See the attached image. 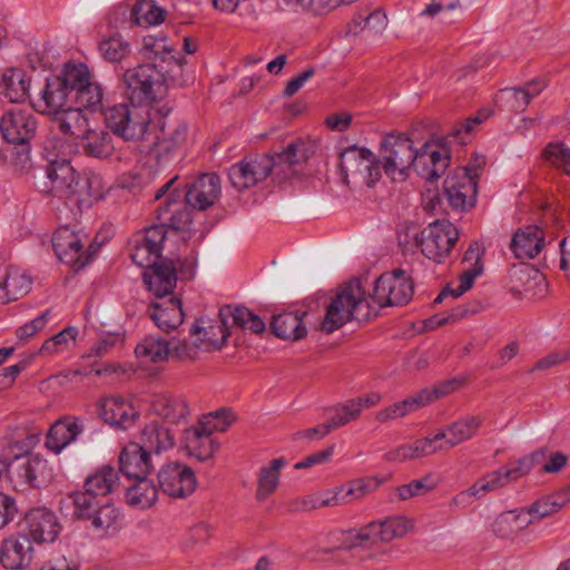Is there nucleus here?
<instances>
[{
	"instance_id": "obj_1",
	"label": "nucleus",
	"mask_w": 570,
	"mask_h": 570,
	"mask_svg": "<svg viewBox=\"0 0 570 570\" xmlns=\"http://www.w3.org/2000/svg\"><path fill=\"white\" fill-rule=\"evenodd\" d=\"M68 147L65 141L55 137L46 140L45 157L48 164L45 176L38 181V188L41 193L73 202L78 206L91 204L100 198V193L94 189L97 181L75 170L65 154Z\"/></svg>"
},
{
	"instance_id": "obj_2",
	"label": "nucleus",
	"mask_w": 570,
	"mask_h": 570,
	"mask_svg": "<svg viewBox=\"0 0 570 570\" xmlns=\"http://www.w3.org/2000/svg\"><path fill=\"white\" fill-rule=\"evenodd\" d=\"M372 307L360 279H353L340 287L326 308L321 330L327 334L341 328L347 322H366Z\"/></svg>"
},
{
	"instance_id": "obj_3",
	"label": "nucleus",
	"mask_w": 570,
	"mask_h": 570,
	"mask_svg": "<svg viewBox=\"0 0 570 570\" xmlns=\"http://www.w3.org/2000/svg\"><path fill=\"white\" fill-rule=\"evenodd\" d=\"M121 86L124 96L131 105L146 108L163 99L167 94L163 67L159 69L155 62L126 69L121 77Z\"/></svg>"
},
{
	"instance_id": "obj_4",
	"label": "nucleus",
	"mask_w": 570,
	"mask_h": 570,
	"mask_svg": "<svg viewBox=\"0 0 570 570\" xmlns=\"http://www.w3.org/2000/svg\"><path fill=\"white\" fill-rule=\"evenodd\" d=\"M413 141L405 135H386L380 147L381 168L395 181H404L409 177L413 161Z\"/></svg>"
},
{
	"instance_id": "obj_5",
	"label": "nucleus",
	"mask_w": 570,
	"mask_h": 570,
	"mask_svg": "<svg viewBox=\"0 0 570 570\" xmlns=\"http://www.w3.org/2000/svg\"><path fill=\"white\" fill-rule=\"evenodd\" d=\"M177 180L178 176L173 177L156 191L155 199H163L156 214L159 224H165V228L183 232L191 224V215L189 205L183 198L184 190L175 186Z\"/></svg>"
},
{
	"instance_id": "obj_6",
	"label": "nucleus",
	"mask_w": 570,
	"mask_h": 570,
	"mask_svg": "<svg viewBox=\"0 0 570 570\" xmlns=\"http://www.w3.org/2000/svg\"><path fill=\"white\" fill-rule=\"evenodd\" d=\"M413 236L415 245L426 258L442 263L456 244L459 230L451 222L443 219L429 224L420 235L413 230Z\"/></svg>"
},
{
	"instance_id": "obj_7",
	"label": "nucleus",
	"mask_w": 570,
	"mask_h": 570,
	"mask_svg": "<svg viewBox=\"0 0 570 570\" xmlns=\"http://www.w3.org/2000/svg\"><path fill=\"white\" fill-rule=\"evenodd\" d=\"M151 120L149 108L138 105L119 104L106 112V122L114 134L124 140H139L146 134Z\"/></svg>"
},
{
	"instance_id": "obj_8",
	"label": "nucleus",
	"mask_w": 570,
	"mask_h": 570,
	"mask_svg": "<svg viewBox=\"0 0 570 570\" xmlns=\"http://www.w3.org/2000/svg\"><path fill=\"white\" fill-rule=\"evenodd\" d=\"M414 284L405 272L396 268L391 273L382 274L374 285L371 299L379 307L402 306L407 304L413 296Z\"/></svg>"
},
{
	"instance_id": "obj_9",
	"label": "nucleus",
	"mask_w": 570,
	"mask_h": 570,
	"mask_svg": "<svg viewBox=\"0 0 570 570\" xmlns=\"http://www.w3.org/2000/svg\"><path fill=\"white\" fill-rule=\"evenodd\" d=\"M478 173L470 168H459L444 180L443 195L449 205L460 212H466L476 203Z\"/></svg>"
},
{
	"instance_id": "obj_10",
	"label": "nucleus",
	"mask_w": 570,
	"mask_h": 570,
	"mask_svg": "<svg viewBox=\"0 0 570 570\" xmlns=\"http://www.w3.org/2000/svg\"><path fill=\"white\" fill-rule=\"evenodd\" d=\"M21 533L36 543H51L60 533L61 525L56 514L47 508L29 510L20 524Z\"/></svg>"
},
{
	"instance_id": "obj_11",
	"label": "nucleus",
	"mask_w": 570,
	"mask_h": 570,
	"mask_svg": "<svg viewBox=\"0 0 570 570\" xmlns=\"http://www.w3.org/2000/svg\"><path fill=\"white\" fill-rule=\"evenodd\" d=\"M157 476L159 489L171 498H187L197 487L194 471L178 462L163 465Z\"/></svg>"
},
{
	"instance_id": "obj_12",
	"label": "nucleus",
	"mask_w": 570,
	"mask_h": 570,
	"mask_svg": "<svg viewBox=\"0 0 570 570\" xmlns=\"http://www.w3.org/2000/svg\"><path fill=\"white\" fill-rule=\"evenodd\" d=\"M38 122L36 117L23 110H9L0 119V131L3 139L12 145H19L28 150L30 140L35 137Z\"/></svg>"
},
{
	"instance_id": "obj_13",
	"label": "nucleus",
	"mask_w": 570,
	"mask_h": 570,
	"mask_svg": "<svg viewBox=\"0 0 570 570\" xmlns=\"http://www.w3.org/2000/svg\"><path fill=\"white\" fill-rule=\"evenodd\" d=\"M450 165V151L432 142H425L420 149H414L411 169L426 181L440 178Z\"/></svg>"
},
{
	"instance_id": "obj_14",
	"label": "nucleus",
	"mask_w": 570,
	"mask_h": 570,
	"mask_svg": "<svg viewBox=\"0 0 570 570\" xmlns=\"http://www.w3.org/2000/svg\"><path fill=\"white\" fill-rule=\"evenodd\" d=\"M360 165L367 169V186H373L381 177V166L376 156L365 147L352 146L341 154V174L343 181L348 185V175L362 170Z\"/></svg>"
},
{
	"instance_id": "obj_15",
	"label": "nucleus",
	"mask_w": 570,
	"mask_h": 570,
	"mask_svg": "<svg viewBox=\"0 0 570 570\" xmlns=\"http://www.w3.org/2000/svg\"><path fill=\"white\" fill-rule=\"evenodd\" d=\"M52 247L59 261L71 265L78 272L90 262V255L82 252V242L68 226L58 228L52 236Z\"/></svg>"
},
{
	"instance_id": "obj_16",
	"label": "nucleus",
	"mask_w": 570,
	"mask_h": 570,
	"mask_svg": "<svg viewBox=\"0 0 570 570\" xmlns=\"http://www.w3.org/2000/svg\"><path fill=\"white\" fill-rule=\"evenodd\" d=\"M183 266L180 258H164L144 272V282L157 298L171 295L177 284V268Z\"/></svg>"
},
{
	"instance_id": "obj_17",
	"label": "nucleus",
	"mask_w": 570,
	"mask_h": 570,
	"mask_svg": "<svg viewBox=\"0 0 570 570\" xmlns=\"http://www.w3.org/2000/svg\"><path fill=\"white\" fill-rule=\"evenodd\" d=\"M273 166L274 160L269 156L242 160L229 168L228 177L237 190H244L266 179Z\"/></svg>"
},
{
	"instance_id": "obj_18",
	"label": "nucleus",
	"mask_w": 570,
	"mask_h": 570,
	"mask_svg": "<svg viewBox=\"0 0 570 570\" xmlns=\"http://www.w3.org/2000/svg\"><path fill=\"white\" fill-rule=\"evenodd\" d=\"M229 336V331L220 313L215 320L199 317L191 325L189 337L196 338L202 352H213L220 350Z\"/></svg>"
},
{
	"instance_id": "obj_19",
	"label": "nucleus",
	"mask_w": 570,
	"mask_h": 570,
	"mask_svg": "<svg viewBox=\"0 0 570 570\" xmlns=\"http://www.w3.org/2000/svg\"><path fill=\"white\" fill-rule=\"evenodd\" d=\"M184 190L183 198L189 207L205 210L213 206L220 195V179L217 174H204Z\"/></svg>"
},
{
	"instance_id": "obj_20",
	"label": "nucleus",
	"mask_w": 570,
	"mask_h": 570,
	"mask_svg": "<svg viewBox=\"0 0 570 570\" xmlns=\"http://www.w3.org/2000/svg\"><path fill=\"white\" fill-rule=\"evenodd\" d=\"M153 468L150 453L137 442L128 443L119 455V471L128 481L147 478Z\"/></svg>"
},
{
	"instance_id": "obj_21",
	"label": "nucleus",
	"mask_w": 570,
	"mask_h": 570,
	"mask_svg": "<svg viewBox=\"0 0 570 570\" xmlns=\"http://www.w3.org/2000/svg\"><path fill=\"white\" fill-rule=\"evenodd\" d=\"M70 92L57 76L47 78L40 97L32 104L33 108L43 115H55L69 106Z\"/></svg>"
},
{
	"instance_id": "obj_22",
	"label": "nucleus",
	"mask_w": 570,
	"mask_h": 570,
	"mask_svg": "<svg viewBox=\"0 0 570 570\" xmlns=\"http://www.w3.org/2000/svg\"><path fill=\"white\" fill-rule=\"evenodd\" d=\"M138 415L134 405L121 396L106 397L100 402V416L110 425L127 429Z\"/></svg>"
},
{
	"instance_id": "obj_23",
	"label": "nucleus",
	"mask_w": 570,
	"mask_h": 570,
	"mask_svg": "<svg viewBox=\"0 0 570 570\" xmlns=\"http://www.w3.org/2000/svg\"><path fill=\"white\" fill-rule=\"evenodd\" d=\"M161 136L155 142L158 159H166L186 141L187 125L183 121L165 119L160 125Z\"/></svg>"
},
{
	"instance_id": "obj_24",
	"label": "nucleus",
	"mask_w": 570,
	"mask_h": 570,
	"mask_svg": "<svg viewBox=\"0 0 570 570\" xmlns=\"http://www.w3.org/2000/svg\"><path fill=\"white\" fill-rule=\"evenodd\" d=\"M543 246L544 232L535 225L517 230L510 244V248L518 259L534 258Z\"/></svg>"
},
{
	"instance_id": "obj_25",
	"label": "nucleus",
	"mask_w": 570,
	"mask_h": 570,
	"mask_svg": "<svg viewBox=\"0 0 570 570\" xmlns=\"http://www.w3.org/2000/svg\"><path fill=\"white\" fill-rule=\"evenodd\" d=\"M83 431L82 422L76 416H65L55 422L46 438V446L55 453H60Z\"/></svg>"
},
{
	"instance_id": "obj_26",
	"label": "nucleus",
	"mask_w": 570,
	"mask_h": 570,
	"mask_svg": "<svg viewBox=\"0 0 570 570\" xmlns=\"http://www.w3.org/2000/svg\"><path fill=\"white\" fill-rule=\"evenodd\" d=\"M147 313L157 327L167 333L176 330L184 321L181 302L174 296L160 303H153Z\"/></svg>"
},
{
	"instance_id": "obj_27",
	"label": "nucleus",
	"mask_w": 570,
	"mask_h": 570,
	"mask_svg": "<svg viewBox=\"0 0 570 570\" xmlns=\"http://www.w3.org/2000/svg\"><path fill=\"white\" fill-rule=\"evenodd\" d=\"M31 284V276L26 271L9 266L0 277V303L7 304L23 297L29 293Z\"/></svg>"
},
{
	"instance_id": "obj_28",
	"label": "nucleus",
	"mask_w": 570,
	"mask_h": 570,
	"mask_svg": "<svg viewBox=\"0 0 570 570\" xmlns=\"http://www.w3.org/2000/svg\"><path fill=\"white\" fill-rule=\"evenodd\" d=\"M210 426L199 425L188 429L185 432V448L190 456L199 461H206L214 456L218 449V443L212 436Z\"/></svg>"
},
{
	"instance_id": "obj_29",
	"label": "nucleus",
	"mask_w": 570,
	"mask_h": 570,
	"mask_svg": "<svg viewBox=\"0 0 570 570\" xmlns=\"http://www.w3.org/2000/svg\"><path fill=\"white\" fill-rule=\"evenodd\" d=\"M31 542L21 533L19 538H9L0 547V563L7 569H18L31 561Z\"/></svg>"
},
{
	"instance_id": "obj_30",
	"label": "nucleus",
	"mask_w": 570,
	"mask_h": 570,
	"mask_svg": "<svg viewBox=\"0 0 570 570\" xmlns=\"http://www.w3.org/2000/svg\"><path fill=\"white\" fill-rule=\"evenodd\" d=\"M139 444L146 452L159 454L174 448L175 433L163 423L151 421L142 429Z\"/></svg>"
},
{
	"instance_id": "obj_31",
	"label": "nucleus",
	"mask_w": 570,
	"mask_h": 570,
	"mask_svg": "<svg viewBox=\"0 0 570 570\" xmlns=\"http://www.w3.org/2000/svg\"><path fill=\"white\" fill-rule=\"evenodd\" d=\"M570 502V485L548 495H544L524 509V513L532 523L549 518L560 511Z\"/></svg>"
},
{
	"instance_id": "obj_32",
	"label": "nucleus",
	"mask_w": 570,
	"mask_h": 570,
	"mask_svg": "<svg viewBox=\"0 0 570 570\" xmlns=\"http://www.w3.org/2000/svg\"><path fill=\"white\" fill-rule=\"evenodd\" d=\"M151 411L170 424L181 423L189 414L188 405L184 399L165 394L154 396Z\"/></svg>"
},
{
	"instance_id": "obj_33",
	"label": "nucleus",
	"mask_w": 570,
	"mask_h": 570,
	"mask_svg": "<svg viewBox=\"0 0 570 570\" xmlns=\"http://www.w3.org/2000/svg\"><path fill=\"white\" fill-rule=\"evenodd\" d=\"M79 146L89 157L105 159L115 151L112 136L105 129H88L80 137Z\"/></svg>"
},
{
	"instance_id": "obj_34",
	"label": "nucleus",
	"mask_w": 570,
	"mask_h": 570,
	"mask_svg": "<svg viewBox=\"0 0 570 570\" xmlns=\"http://www.w3.org/2000/svg\"><path fill=\"white\" fill-rule=\"evenodd\" d=\"M219 312L220 316L227 325V328L230 325L229 321H232V325L240 330H247L254 334H261L265 332V322L245 306L225 305L220 308Z\"/></svg>"
},
{
	"instance_id": "obj_35",
	"label": "nucleus",
	"mask_w": 570,
	"mask_h": 570,
	"mask_svg": "<svg viewBox=\"0 0 570 570\" xmlns=\"http://www.w3.org/2000/svg\"><path fill=\"white\" fill-rule=\"evenodd\" d=\"M532 524V520L524 513V509L501 513L493 522L494 534L502 539H513L522 530Z\"/></svg>"
},
{
	"instance_id": "obj_36",
	"label": "nucleus",
	"mask_w": 570,
	"mask_h": 570,
	"mask_svg": "<svg viewBox=\"0 0 570 570\" xmlns=\"http://www.w3.org/2000/svg\"><path fill=\"white\" fill-rule=\"evenodd\" d=\"M118 485V472L115 468L105 465L86 479L83 488L104 501Z\"/></svg>"
},
{
	"instance_id": "obj_37",
	"label": "nucleus",
	"mask_w": 570,
	"mask_h": 570,
	"mask_svg": "<svg viewBox=\"0 0 570 570\" xmlns=\"http://www.w3.org/2000/svg\"><path fill=\"white\" fill-rule=\"evenodd\" d=\"M271 331L283 340L298 341L306 335L302 316L294 312L274 315L271 321Z\"/></svg>"
},
{
	"instance_id": "obj_38",
	"label": "nucleus",
	"mask_w": 570,
	"mask_h": 570,
	"mask_svg": "<svg viewBox=\"0 0 570 570\" xmlns=\"http://www.w3.org/2000/svg\"><path fill=\"white\" fill-rule=\"evenodd\" d=\"M30 80L20 68L7 69L1 77L2 94L11 102H22L27 99Z\"/></svg>"
},
{
	"instance_id": "obj_39",
	"label": "nucleus",
	"mask_w": 570,
	"mask_h": 570,
	"mask_svg": "<svg viewBox=\"0 0 570 570\" xmlns=\"http://www.w3.org/2000/svg\"><path fill=\"white\" fill-rule=\"evenodd\" d=\"M52 124L53 126L63 135V136H79L88 130L87 127V118L82 114V108L79 106L73 108L72 106H67L63 110L52 115Z\"/></svg>"
},
{
	"instance_id": "obj_40",
	"label": "nucleus",
	"mask_w": 570,
	"mask_h": 570,
	"mask_svg": "<svg viewBox=\"0 0 570 570\" xmlns=\"http://www.w3.org/2000/svg\"><path fill=\"white\" fill-rule=\"evenodd\" d=\"M317 145L313 140L297 138L289 142L281 153L269 157L277 164L299 165L307 161L316 151Z\"/></svg>"
},
{
	"instance_id": "obj_41",
	"label": "nucleus",
	"mask_w": 570,
	"mask_h": 570,
	"mask_svg": "<svg viewBox=\"0 0 570 570\" xmlns=\"http://www.w3.org/2000/svg\"><path fill=\"white\" fill-rule=\"evenodd\" d=\"M135 354L146 363H158L169 358V342L157 335H147L136 346Z\"/></svg>"
},
{
	"instance_id": "obj_42",
	"label": "nucleus",
	"mask_w": 570,
	"mask_h": 570,
	"mask_svg": "<svg viewBox=\"0 0 570 570\" xmlns=\"http://www.w3.org/2000/svg\"><path fill=\"white\" fill-rule=\"evenodd\" d=\"M158 498V489L147 478L136 479L126 488V500L129 505L140 509L150 508Z\"/></svg>"
},
{
	"instance_id": "obj_43",
	"label": "nucleus",
	"mask_w": 570,
	"mask_h": 570,
	"mask_svg": "<svg viewBox=\"0 0 570 570\" xmlns=\"http://www.w3.org/2000/svg\"><path fill=\"white\" fill-rule=\"evenodd\" d=\"M129 16L131 24L150 27L164 22L166 11L154 0H139L130 9Z\"/></svg>"
},
{
	"instance_id": "obj_44",
	"label": "nucleus",
	"mask_w": 570,
	"mask_h": 570,
	"mask_svg": "<svg viewBox=\"0 0 570 570\" xmlns=\"http://www.w3.org/2000/svg\"><path fill=\"white\" fill-rule=\"evenodd\" d=\"M286 464L284 458L274 459L269 465L263 466L259 471L256 499L266 500L278 487L281 469Z\"/></svg>"
},
{
	"instance_id": "obj_45",
	"label": "nucleus",
	"mask_w": 570,
	"mask_h": 570,
	"mask_svg": "<svg viewBox=\"0 0 570 570\" xmlns=\"http://www.w3.org/2000/svg\"><path fill=\"white\" fill-rule=\"evenodd\" d=\"M483 420L481 416L471 415L462 417L448 426L449 436L445 440V448L455 445L473 438L480 429Z\"/></svg>"
},
{
	"instance_id": "obj_46",
	"label": "nucleus",
	"mask_w": 570,
	"mask_h": 570,
	"mask_svg": "<svg viewBox=\"0 0 570 570\" xmlns=\"http://www.w3.org/2000/svg\"><path fill=\"white\" fill-rule=\"evenodd\" d=\"M101 501V499L96 498L85 489L83 491H77L69 494L65 500L61 501V504L62 507H73V518L88 520L90 517H92V513L96 511Z\"/></svg>"
},
{
	"instance_id": "obj_47",
	"label": "nucleus",
	"mask_w": 570,
	"mask_h": 570,
	"mask_svg": "<svg viewBox=\"0 0 570 570\" xmlns=\"http://www.w3.org/2000/svg\"><path fill=\"white\" fill-rule=\"evenodd\" d=\"M98 50L108 62H121L131 53L130 43L118 32L100 40Z\"/></svg>"
},
{
	"instance_id": "obj_48",
	"label": "nucleus",
	"mask_w": 570,
	"mask_h": 570,
	"mask_svg": "<svg viewBox=\"0 0 570 570\" xmlns=\"http://www.w3.org/2000/svg\"><path fill=\"white\" fill-rule=\"evenodd\" d=\"M541 157L543 161L570 177V147L563 141H551L542 150Z\"/></svg>"
},
{
	"instance_id": "obj_49",
	"label": "nucleus",
	"mask_w": 570,
	"mask_h": 570,
	"mask_svg": "<svg viewBox=\"0 0 570 570\" xmlns=\"http://www.w3.org/2000/svg\"><path fill=\"white\" fill-rule=\"evenodd\" d=\"M509 484V481L505 476L503 468L492 471L485 474L483 478L479 479L468 491V493H460L454 499L453 502L455 504H460L466 497L478 495L481 492H490L495 491L498 489L504 488Z\"/></svg>"
},
{
	"instance_id": "obj_50",
	"label": "nucleus",
	"mask_w": 570,
	"mask_h": 570,
	"mask_svg": "<svg viewBox=\"0 0 570 570\" xmlns=\"http://www.w3.org/2000/svg\"><path fill=\"white\" fill-rule=\"evenodd\" d=\"M423 407L417 394L410 395L401 402H396L376 413V420L381 423L404 417L411 412Z\"/></svg>"
},
{
	"instance_id": "obj_51",
	"label": "nucleus",
	"mask_w": 570,
	"mask_h": 570,
	"mask_svg": "<svg viewBox=\"0 0 570 570\" xmlns=\"http://www.w3.org/2000/svg\"><path fill=\"white\" fill-rule=\"evenodd\" d=\"M47 469V461L38 455L29 456L18 466L17 473L23 482L30 487L39 488L41 485L43 473Z\"/></svg>"
},
{
	"instance_id": "obj_52",
	"label": "nucleus",
	"mask_w": 570,
	"mask_h": 570,
	"mask_svg": "<svg viewBox=\"0 0 570 570\" xmlns=\"http://www.w3.org/2000/svg\"><path fill=\"white\" fill-rule=\"evenodd\" d=\"M57 78L63 82L65 87L71 94L77 92L82 86L87 83L88 80H90V72L88 67L83 63H67L65 65L61 73L57 75Z\"/></svg>"
},
{
	"instance_id": "obj_53",
	"label": "nucleus",
	"mask_w": 570,
	"mask_h": 570,
	"mask_svg": "<svg viewBox=\"0 0 570 570\" xmlns=\"http://www.w3.org/2000/svg\"><path fill=\"white\" fill-rule=\"evenodd\" d=\"M377 525L380 528L382 542H389L395 538H401L413 528L412 521L403 515H395L386 518L383 521H377Z\"/></svg>"
},
{
	"instance_id": "obj_54",
	"label": "nucleus",
	"mask_w": 570,
	"mask_h": 570,
	"mask_svg": "<svg viewBox=\"0 0 570 570\" xmlns=\"http://www.w3.org/2000/svg\"><path fill=\"white\" fill-rule=\"evenodd\" d=\"M165 238V224H157L137 234L134 240L145 249L149 250V253L161 257V248Z\"/></svg>"
},
{
	"instance_id": "obj_55",
	"label": "nucleus",
	"mask_w": 570,
	"mask_h": 570,
	"mask_svg": "<svg viewBox=\"0 0 570 570\" xmlns=\"http://www.w3.org/2000/svg\"><path fill=\"white\" fill-rule=\"evenodd\" d=\"M142 52L148 59L165 62L173 55L174 48L165 36L149 35L144 37Z\"/></svg>"
},
{
	"instance_id": "obj_56",
	"label": "nucleus",
	"mask_w": 570,
	"mask_h": 570,
	"mask_svg": "<svg viewBox=\"0 0 570 570\" xmlns=\"http://www.w3.org/2000/svg\"><path fill=\"white\" fill-rule=\"evenodd\" d=\"M482 271H483L482 264L472 265V267L465 269L460 276L459 287L455 289H452L449 287L443 288L442 292L434 299V303L435 304L440 303L448 296H452V297L456 298V297L461 296L462 294H464L466 291H469L473 286L474 279L482 273Z\"/></svg>"
},
{
	"instance_id": "obj_57",
	"label": "nucleus",
	"mask_w": 570,
	"mask_h": 570,
	"mask_svg": "<svg viewBox=\"0 0 570 570\" xmlns=\"http://www.w3.org/2000/svg\"><path fill=\"white\" fill-rule=\"evenodd\" d=\"M75 99L81 108L98 110L102 102V88L99 83L88 80L75 92Z\"/></svg>"
},
{
	"instance_id": "obj_58",
	"label": "nucleus",
	"mask_w": 570,
	"mask_h": 570,
	"mask_svg": "<svg viewBox=\"0 0 570 570\" xmlns=\"http://www.w3.org/2000/svg\"><path fill=\"white\" fill-rule=\"evenodd\" d=\"M358 405L360 403H354L351 399L345 403H340L331 409L330 411L333 412V414L328 419V423L331 424L332 429L336 430L352 421L357 420L361 415Z\"/></svg>"
},
{
	"instance_id": "obj_59",
	"label": "nucleus",
	"mask_w": 570,
	"mask_h": 570,
	"mask_svg": "<svg viewBox=\"0 0 570 570\" xmlns=\"http://www.w3.org/2000/svg\"><path fill=\"white\" fill-rule=\"evenodd\" d=\"M169 357L179 362H193L198 358L202 348L196 338L179 340L169 343Z\"/></svg>"
},
{
	"instance_id": "obj_60",
	"label": "nucleus",
	"mask_w": 570,
	"mask_h": 570,
	"mask_svg": "<svg viewBox=\"0 0 570 570\" xmlns=\"http://www.w3.org/2000/svg\"><path fill=\"white\" fill-rule=\"evenodd\" d=\"M436 487V481L430 474L422 479L413 480L407 484L396 488V493L400 500H409L413 497L423 495L432 491Z\"/></svg>"
},
{
	"instance_id": "obj_61",
	"label": "nucleus",
	"mask_w": 570,
	"mask_h": 570,
	"mask_svg": "<svg viewBox=\"0 0 570 570\" xmlns=\"http://www.w3.org/2000/svg\"><path fill=\"white\" fill-rule=\"evenodd\" d=\"M118 515L117 509L104 500L88 520L96 530L107 531L116 523Z\"/></svg>"
},
{
	"instance_id": "obj_62",
	"label": "nucleus",
	"mask_w": 570,
	"mask_h": 570,
	"mask_svg": "<svg viewBox=\"0 0 570 570\" xmlns=\"http://www.w3.org/2000/svg\"><path fill=\"white\" fill-rule=\"evenodd\" d=\"M460 384L461 382L459 380L445 381L436 386L425 387L417 392L416 394L420 399L422 406L424 407L431 404L432 402L441 399L442 396L452 393L460 386Z\"/></svg>"
},
{
	"instance_id": "obj_63",
	"label": "nucleus",
	"mask_w": 570,
	"mask_h": 570,
	"mask_svg": "<svg viewBox=\"0 0 570 570\" xmlns=\"http://www.w3.org/2000/svg\"><path fill=\"white\" fill-rule=\"evenodd\" d=\"M236 420L235 414L229 409H220L204 416L200 423L204 426H210V431L225 432Z\"/></svg>"
},
{
	"instance_id": "obj_64",
	"label": "nucleus",
	"mask_w": 570,
	"mask_h": 570,
	"mask_svg": "<svg viewBox=\"0 0 570 570\" xmlns=\"http://www.w3.org/2000/svg\"><path fill=\"white\" fill-rule=\"evenodd\" d=\"M528 94L522 88H505L501 91V100L513 112H522L529 106Z\"/></svg>"
}]
</instances>
